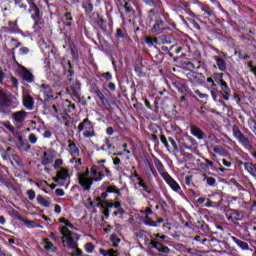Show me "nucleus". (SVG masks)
Returning a JSON list of instances; mask_svg holds the SVG:
<instances>
[{
    "mask_svg": "<svg viewBox=\"0 0 256 256\" xmlns=\"http://www.w3.org/2000/svg\"><path fill=\"white\" fill-rule=\"evenodd\" d=\"M60 222L64 224L60 230L63 246L68 247V249H75V251L71 253V256H81L83 252L77 248V242L75 241V238H73V230L75 227L65 218H62Z\"/></svg>",
    "mask_w": 256,
    "mask_h": 256,
    "instance_id": "obj_1",
    "label": "nucleus"
},
{
    "mask_svg": "<svg viewBox=\"0 0 256 256\" xmlns=\"http://www.w3.org/2000/svg\"><path fill=\"white\" fill-rule=\"evenodd\" d=\"M106 175L111 176V171L108 170L107 167L100 165H94L89 170V177L91 178L92 182L94 181H103V177Z\"/></svg>",
    "mask_w": 256,
    "mask_h": 256,
    "instance_id": "obj_2",
    "label": "nucleus"
},
{
    "mask_svg": "<svg viewBox=\"0 0 256 256\" xmlns=\"http://www.w3.org/2000/svg\"><path fill=\"white\" fill-rule=\"evenodd\" d=\"M78 183L84 189V191H89L93 185V180L89 176V169L84 173L78 175Z\"/></svg>",
    "mask_w": 256,
    "mask_h": 256,
    "instance_id": "obj_3",
    "label": "nucleus"
},
{
    "mask_svg": "<svg viewBox=\"0 0 256 256\" xmlns=\"http://www.w3.org/2000/svg\"><path fill=\"white\" fill-rule=\"evenodd\" d=\"M153 237H156V240L151 241L152 247L160 251V253H169V248L163 247V245H161V239H167V236L154 234Z\"/></svg>",
    "mask_w": 256,
    "mask_h": 256,
    "instance_id": "obj_4",
    "label": "nucleus"
},
{
    "mask_svg": "<svg viewBox=\"0 0 256 256\" xmlns=\"http://www.w3.org/2000/svg\"><path fill=\"white\" fill-rule=\"evenodd\" d=\"M164 179L165 183L172 189V191H175V193H179L181 191V185L169 174H164Z\"/></svg>",
    "mask_w": 256,
    "mask_h": 256,
    "instance_id": "obj_5",
    "label": "nucleus"
},
{
    "mask_svg": "<svg viewBox=\"0 0 256 256\" xmlns=\"http://www.w3.org/2000/svg\"><path fill=\"white\" fill-rule=\"evenodd\" d=\"M67 177H69V171H67L65 168H62L57 172L56 177L52 179L55 181V183H58L60 187H63V185H65V181H67Z\"/></svg>",
    "mask_w": 256,
    "mask_h": 256,
    "instance_id": "obj_6",
    "label": "nucleus"
},
{
    "mask_svg": "<svg viewBox=\"0 0 256 256\" xmlns=\"http://www.w3.org/2000/svg\"><path fill=\"white\" fill-rule=\"evenodd\" d=\"M25 119H27V112L25 110H20L12 114V121L14 125L23 123Z\"/></svg>",
    "mask_w": 256,
    "mask_h": 256,
    "instance_id": "obj_7",
    "label": "nucleus"
},
{
    "mask_svg": "<svg viewBox=\"0 0 256 256\" xmlns=\"http://www.w3.org/2000/svg\"><path fill=\"white\" fill-rule=\"evenodd\" d=\"M53 159H55V151L48 150L44 152V157L42 159L43 165H50V163H53Z\"/></svg>",
    "mask_w": 256,
    "mask_h": 256,
    "instance_id": "obj_8",
    "label": "nucleus"
},
{
    "mask_svg": "<svg viewBox=\"0 0 256 256\" xmlns=\"http://www.w3.org/2000/svg\"><path fill=\"white\" fill-rule=\"evenodd\" d=\"M40 92L44 95L45 101H49L50 97H53V91L51 90V86L47 84H42L40 86Z\"/></svg>",
    "mask_w": 256,
    "mask_h": 256,
    "instance_id": "obj_9",
    "label": "nucleus"
},
{
    "mask_svg": "<svg viewBox=\"0 0 256 256\" xmlns=\"http://www.w3.org/2000/svg\"><path fill=\"white\" fill-rule=\"evenodd\" d=\"M19 71L23 76L24 81H27L28 83H33V74H31V72H29L27 68L21 66Z\"/></svg>",
    "mask_w": 256,
    "mask_h": 256,
    "instance_id": "obj_10",
    "label": "nucleus"
},
{
    "mask_svg": "<svg viewBox=\"0 0 256 256\" xmlns=\"http://www.w3.org/2000/svg\"><path fill=\"white\" fill-rule=\"evenodd\" d=\"M41 245L48 253H55V245H53L49 239L44 238Z\"/></svg>",
    "mask_w": 256,
    "mask_h": 256,
    "instance_id": "obj_11",
    "label": "nucleus"
},
{
    "mask_svg": "<svg viewBox=\"0 0 256 256\" xmlns=\"http://www.w3.org/2000/svg\"><path fill=\"white\" fill-rule=\"evenodd\" d=\"M220 87L222 89V97L225 101H229V97L231 96V89H229V85L226 82H221Z\"/></svg>",
    "mask_w": 256,
    "mask_h": 256,
    "instance_id": "obj_12",
    "label": "nucleus"
},
{
    "mask_svg": "<svg viewBox=\"0 0 256 256\" xmlns=\"http://www.w3.org/2000/svg\"><path fill=\"white\" fill-rule=\"evenodd\" d=\"M23 105L26 107V109H29V111L33 110V107L35 105V101L33 100V97L30 95H26L23 97Z\"/></svg>",
    "mask_w": 256,
    "mask_h": 256,
    "instance_id": "obj_13",
    "label": "nucleus"
},
{
    "mask_svg": "<svg viewBox=\"0 0 256 256\" xmlns=\"http://www.w3.org/2000/svg\"><path fill=\"white\" fill-rule=\"evenodd\" d=\"M78 130L81 132L83 130L86 131H91L93 130V124L91 123V121H89V119H84L82 123H80L78 125Z\"/></svg>",
    "mask_w": 256,
    "mask_h": 256,
    "instance_id": "obj_14",
    "label": "nucleus"
},
{
    "mask_svg": "<svg viewBox=\"0 0 256 256\" xmlns=\"http://www.w3.org/2000/svg\"><path fill=\"white\" fill-rule=\"evenodd\" d=\"M68 149L72 157H79V148H77V145H75V142L69 141Z\"/></svg>",
    "mask_w": 256,
    "mask_h": 256,
    "instance_id": "obj_15",
    "label": "nucleus"
},
{
    "mask_svg": "<svg viewBox=\"0 0 256 256\" xmlns=\"http://www.w3.org/2000/svg\"><path fill=\"white\" fill-rule=\"evenodd\" d=\"M191 134L196 137L197 139H203V137H205V134H203V131H201V129H199V127L197 126H191L190 128Z\"/></svg>",
    "mask_w": 256,
    "mask_h": 256,
    "instance_id": "obj_16",
    "label": "nucleus"
},
{
    "mask_svg": "<svg viewBox=\"0 0 256 256\" xmlns=\"http://www.w3.org/2000/svg\"><path fill=\"white\" fill-rule=\"evenodd\" d=\"M32 19H39L41 17V11L37 8V5L32 4L29 9Z\"/></svg>",
    "mask_w": 256,
    "mask_h": 256,
    "instance_id": "obj_17",
    "label": "nucleus"
},
{
    "mask_svg": "<svg viewBox=\"0 0 256 256\" xmlns=\"http://www.w3.org/2000/svg\"><path fill=\"white\" fill-rule=\"evenodd\" d=\"M154 164H155V167L157 169V171L160 173L162 179L164 177V175H169V173H167L165 171V166H163V163H161L159 160H154Z\"/></svg>",
    "mask_w": 256,
    "mask_h": 256,
    "instance_id": "obj_18",
    "label": "nucleus"
},
{
    "mask_svg": "<svg viewBox=\"0 0 256 256\" xmlns=\"http://www.w3.org/2000/svg\"><path fill=\"white\" fill-rule=\"evenodd\" d=\"M245 170L252 175V177H256V164L253 163H245Z\"/></svg>",
    "mask_w": 256,
    "mask_h": 256,
    "instance_id": "obj_19",
    "label": "nucleus"
},
{
    "mask_svg": "<svg viewBox=\"0 0 256 256\" xmlns=\"http://www.w3.org/2000/svg\"><path fill=\"white\" fill-rule=\"evenodd\" d=\"M18 219L19 221H22V223H24V225H26V227H28L29 229H35L36 224L34 221L27 220L23 216H19Z\"/></svg>",
    "mask_w": 256,
    "mask_h": 256,
    "instance_id": "obj_20",
    "label": "nucleus"
},
{
    "mask_svg": "<svg viewBox=\"0 0 256 256\" xmlns=\"http://www.w3.org/2000/svg\"><path fill=\"white\" fill-rule=\"evenodd\" d=\"M229 219H231L232 221H241L243 219V214H241V212L237 210H234L230 214Z\"/></svg>",
    "mask_w": 256,
    "mask_h": 256,
    "instance_id": "obj_21",
    "label": "nucleus"
},
{
    "mask_svg": "<svg viewBox=\"0 0 256 256\" xmlns=\"http://www.w3.org/2000/svg\"><path fill=\"white\" fill-rule=\"evenodd\" d=\"M213 151L216 153V155H221V157H226L227 155V151L222 146H215Z\"/></svg>",
    "mask_w": 256,
    "mask_h": 256,
    "instance_id": "obj_22",
    "label": "nucleus"
},
{
    "mask_svg": "<svg viewBox=\"0 0 256 256\" xmlns=\"http://www.w3.org/2000/svg\"><path fill=\"white\" fill-rule=\"evenodd\" d=\"M37 201H38L39 205H42V207H50V205H51V202L49 200H46L41 195L37 196Z\"/></svg>",
    "mask_w": 256,
    "mask_h": 256,
    "instance_id": "obj_23",
    "label": "nucleus"
},
{
    "mask_svg": "<svg viewBox=\"0 0 256 256\" xmlns=\"http://www.w3.org/2000/svg\"><path fill=\"white\" fill-rule=\"evenodd\" d=\"M215 61L220 71H225L227 69V64L225 63V60H223L222 58H215Z\"/></svg>",
    "mask_w": 256,
    "mask_h": 256,
    "instance_id": "obj_24",
    "label": "nucleus"
},
{
    "mask_svg": "<svg viewBox=\"0 0 256 256\" xmlns=\"http://www.w3.org/2000/svg\"><path fill=\"white\" fill-rule=\"evenodd\" d=\"M233 241L236 243V245H238V247H240V249H249V244H247V242H243L242 240H239L235 237H233Z\"/></svg>",
    "mask_w": 256,
    "mask_h": 256,
    "instance_id": "obj_25",
    "label": "nucleus"
},
{
    "mask_svg": "<svg viewBox=\"0 0 256 256\" xmlns=\"http://www.w3.org/2000/svg\"><path fill=\"white\" fill-rule=\"evenodd\" d=\"M107 193H115L116 195H121V190H119L116 186H109L104 193V197H107Z\"/></svg>",
    "mask_w": 256,
    "mask_h": 256,
    "instance_id": "obj_26",
    "label": "nucleus"
},
{
    "mask_svg": "<svg viewBox=\"0 0 256 256\" xmlns=\"http://www.w3.org/2000/svg\"><path fill=\"white\" fill-rule=\"evenodd\" d=\"M239 143L244 145L247 149L251 147V144L249 143V139L245 138V136L242 134L241 137L239 138Z\"/></svg>",
    "mask_w": 256,
    "mask_h": 256,
    "instance_id": "obj_27",
    "label": "nucleus"
},
{
    "mask_svg": "<svg viewBox=\"0 0 256 256\" xmlns=\"http://www.w3.org/2000/svg\"><path fill=\"white\" fill-rule=\"evenodd\" d=\"M232 133H233L235 139H237V140H239L241 138V136L243 135V133H241V130L237 126H233Z\"/></svg>",
    "mask_w": 256,
    "mask_h": 256,
    "instance_id": "obj_28",
    "label": "nucleus"
},
{
    "mask_svg": "<svg viewBox=\"0 0 256 256\" xmlns=\"http://www.w3.org/2000/svg\"><path fill=\"white\" fill-rule=\"evenodd\" d=\"M248 125H249L250 129L253 131V133H255V135H256V121L253 118H249Z\"/></svg>",
    "mask_w": 256,
    "mask_h": 256,
    "instance_id": "obj_29",
    "label": "nucleus"
},
{
    "mask_svg": "<svg viewBox=\"0 0 256 256\" xmlns=\"http://www.w3.org/2000/svg\"><path fill=\"white\" fill-rule=\"evenodd\" d=\"M100 253L102 256H115V250H113V249H110L108 251L100 249Z\"/></svg>",
    "mask_w": 256,
    "mask_h": 256,
    "instance_id": "obj_30",
    "label": "nucleus"
},
{
    "mask_svg": "<svg viewBox=\"0 0 256 256\" xmlns=\"http://www.w3.org/2000/svg\"><path fill=\"white\" fill-rule=\"evenodd\" d=\"M102 151H111V149H113V145H111V143H109V139L105 140V145H103L101 147Z\"/></svg>",
    "mask_w": 256,
    "mask_h": 256,
    "instance_id": "obj_31",
    "label": "nucleus"
},
{
    "mask_svg": "<svg viewBox=\"0 0 256 256\" xmlns=\"http://www.w3.org/2000/svg\"><path fill=\"white\" fill-rule=\"evenodd\" d=\"M138 179H139V182H138L139 187H142L143 191H146V193H149V188L147 187V184H145V182L141 178H138Z\"/></svg>",
    "mask_w": 256,
    "mask_h": 256,
    "instance_id": "obj_32",
    "label": "nucleus"
},
{
    "mask_svg": "<svg viewBox=\"0 0 256 256\" xmlns=\"http://www.w3.org/2000/svg\"><path fill=\"white\" fill-rule=\"evenodd\" d=\"M95 94L97 95V97L100 99V101L105 104V95L101 93V90L96 89L95 90Z\"/></svg>",
    "mask_w": 256,
    "mask_h": 256,
    "instance_id": "obj_33",
    "label": "nucleus"
},
{
    "mask_svg": "<svg viewBox=\"0 0 256 256\" xmlns=\"http://www.w3.org/2000/svg\"><path fill=\"white\" fill-rule=\"evenodd\" d=\"M111 241H112V246L117 247V245H119V243H121V239L117 238V236L112 235L111 236Z\"/></svg>",
    "mask_w": 256,
    "mask_h": 256,
    "instance_id": "obj_34",
    "label": "nucleus"
},
{
    "mask_svg": "<svg viewBox=\"0 0 256 256\" xmlns=\"http://www.w3.org/2000/svg\"><path fill=\"white\" fill-rule=\"evenodd\" d=\"M161 25H163V21L156 22L152 28L153 33H157L161 29Z\"/></svg>",
    "mask_w": 256,
    "mask_h": 256,
    "instance_id": "obj_35",
    "label": "nucleus"
},
{
    "mask_svg": "<svg viewBox=\"0 0 256 256\" xmlns=\"http://www.w3.org/2000/svg\"><path fill=\"white\" fill-rule=\"evenodd\" d=\"M9 27H11L13 33H17L19 31V27H17V22H9Z\"/></svg>",
    "mask_w": 256,
    "mask_h": 256,
    "instance_id": "obj_36",
    "label": "nucleus"
},
{
    "mask_svg": "<svg viewBox=\"0 0 256 256\" xmlns=\"http://www.w3.org/2000/svg\"><path fill=\"white\" fill-rule=\"evenodd\" d=\"M84 248L86 253H93V249H95L92 243H87Z\"/></svg>",
    "mask_w": 256,
    "mask_h": 256,
    "instance_id": "obj_37",
    "label": "nucleus"
},
{
    "mask_svg": "<svg viewBox=\"0 0 256 256\" xmlns=\"http://www.w3.org/2000/svg\"><path fill=\"white\" fill-rule=\"evenodd\" d=\"M83 135L86 138L95 137V130H86Z\"/></svg>",
    "mask_w": 256,
    "mask_h": 256,
    "instance_id": "obj_38",
    "label": "nucleus"
},
{
    "mask_svg": "<svg viewBox=\"0 0 256 256\" xmlns=\"http://www.w3.org/2000/svg\"><path fill=\"white\" fill-rule=\"evenodd\" d=\"M28 140L32 145H35V143H37V136L35 134H30Z\"/></svg>",
    "mask_w": 256,
    "mask_h": 256,
    "instance_id": "obj_39",
    "label": "nucleus"
},
{
    "mask_svg": "<svg viewBox=\"0 0 256 256\" xmlns=\"http://www.w3.org/2000/svg\"><path fill=\"white\" fill-rule=\"evenodd\" d=\"M204 179L208 185H215V182H216L215 178L205 176Z\"/></svg>",
    "mask_w": 256,
    "mask_h": 256,
    "instance_id": "obj_40",
    "label": "nucleus"
},
{
    "mask_svg": "<svg viewBox=\"0 0 256 256\" xmlns=\"http://www.w3.org/2000/svg\"><path fill=\"white\" fill-rule=\"evenodd\" d=\"M145 225H149L150 227H157V223H155V221L149 220V216H146Z\"/></svg>",
    "mask_w": 256,
    "mask_h": 256,
    "instance_id": "obj_41",
    "label": "nucleus"
},
{
    "mask_svg": "<svg viewBox=\"0 0 256 256\" xmlns=\"http://www.w3.org/2000/svg\"><path fill=\"white\" fill-rule=\"evenodd\" d=\"M27 195H28V199H30V201H33V199H35V197H36V194L33 190H28Z\"/></svg>",
    "mask_w": 256,
    "mask_h": 256,
    "instance_id": "obj_42",
    "label": "nucleus"
},
{
    "mask_svg": "<svg viewBox=\"0 0 256 256\" xmlns=\"http://www.w3.org/2000/svg\"><path fill=\"white\" fill-rule=\"evenodd\" d=\"M248 67H249L251 73H253V75H256V66L253 65V62H249Z\"/></svg>",
    "mask_w": 256,
    "mask_h": 256,
    "instance_id": "obj_43",
    "label": "nucleus"
},
{
    "mask_svg": "<svg viewBox=\"0 0 256 256\" xmlns=\"http://www.w3.org/2000/svg\"><path fill=\"white\" fill-rule=\"evenodd\" d=\"M145 42L148 44V45H153V43L157 42V39H153L151 37H146L145 38Z\"/></svg>",
    "mask_w": 256,
    "mask_h": 256,
    "instance_id": "obj_44",
    "label": "nucleus"
},
{
    "mask_svg": "<svg viewBox=\"0 0 256 256\" xmlns=\"http://www.w3.org/2000/svg\"><path fill=\"white\" fill-rule=\"evenodd\" d=\"M4 127H5V129L10 131L11 133H15V127H13V125H11V124H4Z\"/></svg>",
    "mask_w": 256,
    "mask_h": 256,
    "instance_id": "obj_45",
    "label": "nucleus"
},
{
    "mask_svg": "<svg viewBox=\"0 0 256 256\" xmlns=\"http://www.w3.org/2000/svg\"><path fill=\"white\" fill-rule=\"evenodd\" d=\"M2 95V100H0V105H7V95L3 94V92H1Z\"/></svg>",
    "mask_w": 256,
    "mask_h": 256,
    "instance_id": "obj_46",
    "label": "nucleus"
},
{
    "mask_svg": "<svg viewBox=\"0 0 256 256\" xmlns=\"http://www.w3.org/2000/svg\"><path fill=\"white\" fill-rule=\"evenodd\" d=\"M108 207H114L115 209H120L121 202L110 203V204H108Z\"/></svg>",
    "mask_w": 256,
    "mask_h": 256,
    "instance_id": "obj_47",
    "label": "nucleus"
},
{
    "mask_svg": "<svg viewBox=\"0 0 256 256\" xmlns=\"http://www.w3.org/2000/svg\"><path fill=\"white\" fill-rule=\"evenodd\" d=\"M61 165H63V160H61V159H57L54 163L55 169H59V167H61Z\"/></svg>",
    "mask_w": 256,
    "mask_h": 256,
    "instance_id": "obj_48",
    "label": "nucleus"
},
{
    "mask_svg": "<svg viewBox=\"0 0 256 256\" xmlns=\"http://www.w3.org/2000/svg\"><path fill=\"white\" fill-rule=\"evenodd\" d=\"M195 93H196V95L198 96V97H200V99H207V94H203V93H201V91H199V90H196L195 91Z\"/></svg>",
    "mask_w": 256,
    "mask_h": 256,
    "instance_id": "obj_49",
    "label": "nucleus"
},
{
    "mask_svg": "<svg viewBox=\"0 0 256 256\" xmlns=\"http://www.w3.org/2000/svg\"><path fill=\"white\" fill-rule=\"evenodd\" d=\"M55 193L58 197H63V195H65V191L63 189H56Z\"/></svg>",
    "mask_w": 256,
    "mask_h": 256,
    "instance_id": "obj_50",
    "label": "nucleus"
},
{
    "mask_svg": "<svg viewBox=\"0 0 256 256\" xmlns=\"http://www.w3.org/2000/svg\"><path fill=\"white\" fill-rule=\"evenodd\" d=\"M52 109L54 111L53 116L54 117H59V108H57L55 105H53Z\"/></svg>",
    "mask_w": 256,
    "mask_h": 256,
    "instance_id": "obj_51",
    "label": "nucleus"
},
{
    "mask_svg": "<svg viewBox=\"0 0 256 256\" xmlns=\"http://www.w3.org/2000/svg\"><path fill=\"white\" fill-rule=\"evenodd\" d=\"M102 77H104V79H106L107 81H111V79H113V77L111 76V73L109 72L104 73Z\"/></svg>",
    "mask_w": 256,
    "mask_h": 256,
    "instance_id": "obj_52",
    "label": "nucleus"
},
{
    "mask_svg": "<svg viewBox=\"0 0 256 256\" xmlns=\"http://www.w3.org/2000/svg\"><path fill=\"white\" fill-rule=\"evenodd\" d=\"M161 143L166 147V149H169V143L167 142L166 137H161Z\"/></svg>",
    "mask_w": 256,
    "mask_h": 256,
    "instance_id": "obj_53",
    "label": "nucleus"
},
{
    "mask_svg": "<svg viewBox=\"0 0 256 256\" xmlns=\"http://www.w3.org/2000/svg\"><path fill=\"white\" fill-rule=\"evenodd\" d=\"M63 21H73V17H71V14H65L63 16Z\"/></svg>",
    "mask_w": 256,
    "mask_h": 256,
    "instance_id": "obj_54",
    "label": "nucleus"
},
{
    "mask_svg": "<svg viewBox=\"0 0 256 256\" xmlns=\"http://www.w3.org/2000/svg\"><path fill=\"white\" fill-rule=\"evenodd\" d=\"M141 213H144V215H151L153 210H151V208H146L145 210H142Z\"/></svg>",
    "mask_w": 256,
    "mask_h": 256,
    "instance_id": "obj_55",
    "label": "nucleus"
},
{
    "mask_svg": "<svg viewBox=\"0 0 256 256\" xmlns=\"http://www.w3.org/2000/svg\"><path fill=\"white\" fill-rule=\"evenodd\" d=\"M106 133L107 135H113V133H115V130H113V127H108L106 129Z\"/></svg>",
    "mask_w": 256,
    "mask_h": 256,
    "instance_id": "obj_56",
    "label": "nucleus"
},
{
    "mask_svg": "<svg viewBox=\"0 0 256 256\" xmlns=\"http://www.w3.org/2000/svg\"><path fill=\"white\" fill-rule=\"evenodd\" d=\"M170 143H171L173 149H175V151H177V149H178L177 142H175V140L170 138Z\"/></svg>",
    "mask_w": 256,
    "mask_h": 256,
    "instance_id": "obj_57",
    "label": "nucleus"
},
{
    "mask_svg": "<svg viewBox=\"0 0 256 256\" xmlns=\"http://www.w3.org/2000/svg\"><path fill=\"white\" fill-rule=\"evenodd\" d=\"M20 53L21 55H27V53H29V48H21Z\"/></svg>",
    "mask_w": 256,
    "mask_h": 256,
    "instance_id": "obj_58",
    "label": "nucleus"
},
{
    "mask_svg": "<svg viewBox=\"0 0 256 256\" xmlns=\"http://www.w3.org/2000/svg\"><path fill=\"white\" fill-rule=\"evenodd\" d=\"M222 164L225 166V167H231V162H228L227 160L223 159L222 160Z\"/></svg>",
    "mask_w": 256,
    "mask_h": 256,
    "instance_id": "obj_59",
    "label": "nucleus"
},
{
    "mask_svg": "<svg viewBox=\"0 0 256 256\" xmlns=\"http://www.w3.org/2000/svg\"><path fill=\"white\" fill-rule=\"evenodd\" d=\"M44 137L45 139H51V132L50 131L44 132Z\"/></svg>",
    "mask_w": 256,
    "mask_h": 256,
    "instance_id": "obj_60",
    "label": "nucleus"
},
{
    "mask_svg": "<svg viewBox=\"0 0 256 256\" xmlns=\"http://www.w3.org/2000/svg\"><path fill=\"white\" fill-rule=\"evenodd\" d=\"M197 203H199V205H203V203H205V197L198 198Z\"/></svg>",
    "mask_w": 256,
    "mask_h": 256,
    "instance_id": "obj_61",
    "label": "nucleus"
},
{
    "mask_svg": "<svg viewBox=\"0 0 256 256\" xmlns=\"http://www.w3.org/2000/svg\"><path fill=\"white\" fill-rule=\"evenodd\" d=\"M55 213H61V206L55 205Z\"/></svg>",
    "mask_w": 256,
    "mask_h": 256,
    "instance_id": "obj_62",
    "label": "nucleus"
},
{
    "mask_svg": "<svg viewBox=\"0 0 256 256\" xmlns=\"http://www.w3.org/2000/svg\"><path fill=\"white\" fill-rule=\"evenodd\" d=\"M6 221L3 216H0V225H5Z\"/></svg>",
    "mask_w": 256,
    "mask_h": 256,
    "instance_id": "obj_63",
    "label": "nucleus"
},
{
    "mask_svg": "<svg viewBox=\"0 0 256 256\" xmlns=\"http://www.w3.org/2000/svg\"><path fill=\"white\" fill-rule=\"evenodd\" d=\"M108 88H109L111 91H115V85H114L113 83H109Z\"/></svg>",
    "mask_w": 256,
    "mask_h": 256,
    "instance_id": "obj_64",
    "label": "nucleus"
}]
</instances>
